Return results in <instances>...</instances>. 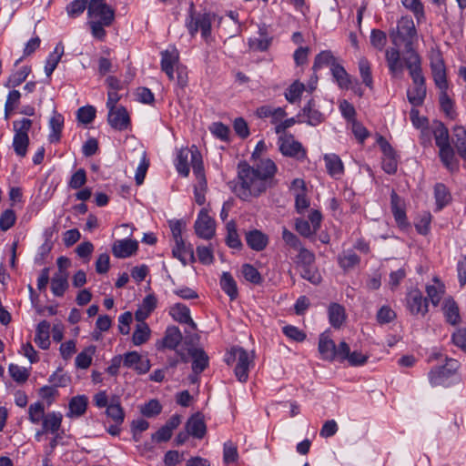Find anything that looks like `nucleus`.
Instances as JSON below:
<instances>
[{
    "instance_id": "obj_1",
    "label": "nucleus",
    "mask_w": 466,
    "mask_h": 466,
    "mask_svg": "<svg viewBox=\"0 0 466 466\" xmlns=\"http://www.w3.org/2000/svg\"><path fill=\"white\" fill-rule=\"evenodd\" d=\"M277 172V165L269 158L259 159L253 166L246 161L239 162L238 165L239 186L236 187V194L242 200L259 197L268 189L278 186Z\"/></svg>"
},
{
    "instance_id": "obj_2",
    "label": "nucleus",
    "mask_w": 466,
    "mask_h": 466,
    "mask_svg": "<svg viewBox=\"0 0 466 466\" xmlns=\"http://www.w3.org/2000/svg\"><path fill=\"white\" fill-rule=\"evenodd\" d=\"M403 62L413 83V87L407 90L408 100L414 107L420 106L427 95L426 79L422 72V58L419 53H414L405 57Z\"/></svg>"
},
{
    "instance_id": "obj_3",
    "label": "nucleus",
    "mask_w": 466,
    "mask_h": 466,
    "mask_svg": "<svg viewBox=\"0 0 466 466\" xmlns=\"http://www.w3.org/2000/svg\"><path fill=\"white\" fill-rule=\"evenodd\" d=\"M435 145L439 148L438 157L442 166L451 174L460 171V160L455 155V149L451 143L450 132L441 121H435L432 126Z\"/></svg>"
},
{
    "instance_id": "obj_4",
    "label": "nucleus",
    "mask_w": 466,
    "mask_h": 466,
    "mask_svg": "<svg viewBox=\"0 0 466 466\" xmlns=\"http://www.w3.org/2000/svg\"><path fill=\"white\" fill-rule=\"evenodd\" d=\"M389 35L394 46H404L408 56L418 53L413 48L418 33L411 16L402 15L398 19L396 27L390 30Z\"/></svg>"
},
{
    "instance_id": "obj_5",
    "label": "nucleus",
    "mask_w": 466,
    "mask_h": 466,
    "mask_svg": "<svg viewBox=\"0 0 466 466\" xmlns=\"http://www.w3.org/2000/svg\"><path fill=\"white\" fill-rule=\"evenodd\" d=\"M460 367L458 360L446 359L445 365L433 368L429 372L430 383L436 386L449 387L458 379L457 370Z\"/></svg>"
},
{
    "instance_id": "obj_6",
    "label": "nucleus",
    "mask_w": 466,
    "mask_h": 466,
    "mask_svg": "<svg viewBox=\"0 0 466 466\" xmlns=\"http://www.w3.org/2000/svg\"><path fill=\"white\" fill-rule=\"evenodd\" d=\"M214 18L215 14L211 13L195 14L192 4L189 9V17L186 22L188 33L191 36H195L198 30H200L202 37L208 41L211 35V25Z\"/></svg>"
},
{
    "instance_id": "obj_7",
    "label": "nucleus",
    "mask_w": 466,
    "mask_h": 466,
    "mask_svg": "<svg viewBox=\"0 0 466 466\" xmlns=\"http://www.w3.org/2000/svg\"><path fill=\"white\" fill-rule=\"evenodd\" d=\"M429 60L435 86L439 89H449L447 69L441 51L439 48H431Z\"/></svg>"
},
{
    "instance_id": "obj_8",
    "label": "nucleus",
    "mask_w": 466,
    "mask_h": 466,
    "mask_svg": "<svg viewBox=\"0 0 466 466\" xmlns=\"http://www.w3.org/2000/svg\"><path fill=\"white\" fill-rule=\"evenodd\" d=\"M229 354L230 356L227 359L228 364L237 361L235 375L240 382H246L248 379L249 366L253 362L248 352L241 347H233Z\"/></svg>"
},
{
    "instance_id": "obj_9",
    "label": "nucleus",
    "mask_w": 466,
    "mask_h": 466,
    "mask_svg": "<svg viewBox=\"0 0 466 466\" xmlns=\"http://www.w3.org/2000/svg\"><path fill=\"white\" fill-rule=\"evenodd\" d=\"M278 145L280 153L285 157L301 162L307 158V150L299 141L295 140L292 134L279 136Z\"/></svg>"
},
{
    "instance_id": "obj_10",
    "label": "nucleus",
    "mask_w": 466,
    "mask_h": 466,
    "mask_svg": "<svg viewBox=\"0 0 466 466\" xmlns=\"http://www.w3.org/2000/svg\"><path fill=\"white\" fill-rule=\"evenodd\" d=\"M405 306L412 316L424 317L429 312L428 299L423 297L419 289H413L407 293Z\"/></svg>"
},
{
    "instance_id": "obj_11",
    "label": "nucleus",
    "mask_w": 466,
    "mask_h": 466,
    "mask_svg": "<svg viewBox=\"0 0 466 466\" xmlns=\"http://www.w3.org/2000/svg\"><path fill=\"white\" fill-rule=\"evenodd\" d=\"M87 16L90 19L104 20L103 24L112 25L115 20V11L106 0H90L87 6Z\"/></svg>"
},
{
    "instance_id": "obj_12",
    "label": "nucleus",
    "mask_w": 466,
    "mask_h": 466,
    "mask_svg": "<svg viewBox=\"0 0 466 466\" xmlns=\"http://www.w3.org/2000/svg\"><path fill=\"white\" fill-rule=\"evenodd\" d=\"M196 234L204 239H211L215 235V220L208 215L206 208H202L195 221Z\"/></svg>"
},
{
    "instance_id": "obj_13",
    "label": "nucleus",
    "mask_w": 466,
    "mask_h": 466,
    "mask_svg": "<svg viewBox=\"0 0 466 466\" xmlns=\"http://www.w3.org/2000/svg\"><path fill=\"white\" fill-rule=\"evenodd\" d=\"M107 122L110 127L118 131H124L131 126L129 114L125 106L108 110Z\"/></svg>"
},
{
    "instance_id": "obj_14",
    "label": "nucleus",
    "mask_w": 466,
    "mask_h": 466,
    "mask_svg": "<svg viewBox=\"0 0 466 466\" xmlns=\"http://www.w3.org/2000/svg\"><path fill=\"white\" fill-rule=\"evenodd\" d=\"M390 209L399 227L405 228L409 225L406 216L405 202L394 189H392L390 193Z\"/></svg>"
},
{
    "instance_id": "obj_15",
    "label": "nucleus",
    "mask_w": 466,
    "mask_h": 466,
    "mask_svg": "<svg viewBox=\"0 0 466 466\" xmlns=\"http://www.w3.org/2000/svg\"><path fill=\"white\" fill-rule=\"evenodd\" d=\"M123 365L129 369H134L138 374H145L150 370V361L143 360L141 355L137 351H129L122 357Z\"/></svg>"
},
{
    "instance_id": "obj_16",
    "label": "nucleus",
    "mask_w": 466,
    "mask_h": 466,
    "mask_svg": "<svg viewBox=\"0 0 466 466\" xmlns=\"http://www.w3.org/2000/svg\"><path fill=\"white\" fill-rule=\"evenodd\" d=\"M188 354L192 358V371L196 379H191L192 381L197 380V377L202 373L209 364L208 354L203 349L192 348L188 350Z\"/></svg>"
},
{
    "instance_id": "obj_17",
    "label": "nucleus",
    "mask_w": 466,
    "mask_h": 466,
    "mask_svg": "<svg viewBox=\"0 0 466 466\" xmlns=\"http://www.w3.org/2000/svg\"><path fill=\"white\" fill-rule=\"evenodd\" d=\"M137 248L138 242L137 240L125 238L114 242L112 253L116 258H126L134 255Z\"/></svg>"
},
{
    "instance_id": "obj_18",
    "label": "nucleus",
    "mask_w": 466,
    "mask_h": 466,
    "mask_svg": "<svg viewBox=\"0 0 466 466\" xmlns=\"http://www.w3.org/2000/svg\"><path fill=\"white\" fill-rule=\"evenodd\" d=\"M385 59L391 76L396 77L403 73V63L400 59L399 47H390L386 50Z\"/></svg>"
},
{
    "instance_id": "obj_19",
    "label": "nucleus",
    "mask_w": 466,
    "mask_h": 466,
    "mask_svg": "<svg viewBox=\"0 0 466 466\" xmlns=\"http://www.w3.org/2000/svg\"><path fill=\"white\" fill-rule=\"evenodd\" d=\"M301 116H306L307 119L305 122L312 127H316L325 120L324 115L317 108L316 102L313 98L308 101L297 117H300Z\"/></svg>"
},
{
    "instance_id": "obj_20",
    "label": "nucleus",
    "mask_w": 466,
    "mask_h": 466,
    "mask_svg": "<svg viewBox=\"0 0 466 466\" xmlns=\"http://www.w3.org/2000/svg\"><path fill=\"white\" fill-rule=\"evenodd\" d=\"M179 55L176 48L161 52V70L165 72L169 80L174 79V66L177 65Z\"/></svg>"
},
{
    "instance_id": "obj_21",
    "label": "nucleus",
    "mask_w": 466,
    "mask_h": 466,
    "mask_svg": "<svg viewBox=\"0 0 466 466\" xmlns=\"http://www.w3.org/2000/svg\"><path fill=\"white\" fill-rule=\"evenodd\" d=\"M258 38L248 40L249 47L254 51L265 52L269 48L272 42V37L269 35L268 26L265 24L258 26Z\"/></svg>"
},
{
    "instance_id": "obj_22",
    "label": "nucleus",
    "mask_w": 466,
    "mask_h": 466,
    "mask_svg": "<svg viewBox=\"0 0 466 466\" xmlns=\"http://www.w3.org/2000/svg\"><path fill=\"white\" fill-rule=\"evenodd\" d=\"M169 314L174 320L181 323L187 324L193 329H197V324L194 322L190 316V310L187 306L182 303H176L169 309Z\"/></svg>"
},
{
    "instance_id": "obj_23",
    "label": "nucleus",
    "mask_w": 466,
    "mask_h": 466,
    "mask_svg": "<svg viewBox=\"0 0 466 466\" xmlns=\"http://www.w3.org/2000/svg\"><path fill=\"white\" fill-rule=\"evenodd\" d=\"M452 144L455 149V155L458 156L466 164V129L462 126H455L452 130Z\"/></svg>"
},
{
    "instance_id": "obj_24",
    "label": "nucleus",
    "mask_w": 466,
    "mask_h": 466,
    "mask_svg": "<svg viewBox=\"0 0 466 466\" xmlns=\"http://www.w3.org/2000/svg\"><path fill=\"white\" fill-rule=\"evenodd\" d=\"M186 430L191 436L202 439L207 432L203 415L200 412L193 414L186 423Z\"/></svg>"
},
{
    "instance_id": "obj_25",
    "label": "nucleus",
    "mask_w": 466,
    "mask_h": 466,
    "mask_svg": "<svg viewBox=\"0 0 466 466\" xmlns=\"http://www.w3.org/2000/svg\"><path fill=\"white\" fill-rule=\"evenodd\" d=\"M247 245L255 251H262L268 243V238L258 229L248 231L245 236Z\"/></svg>"
},
{
    "instance_id": "obj_26",
    "label": "nucleus",
    "mask_w": 466,
    "mask_h": 466,
    "mask_svg": "<svg viewBox=\"0 0 466 466\" xmlns=\"http://www.w3.org/2000/svg\"><path fill=\"white\" fill-rule=\"evenodd\" d=\"M335 348L336 344L333 339H331L329 336L326 335V333H321L319 338L318 346L321 359L327 361H334Z\"/></svg>"
},
{
    "instance_id": "obj_27",
    "label": "nucleus",
    "mask_w": 466,
    "mask_h": 466,
    "mask_svg": "<svg viewBox=\"0 0 466 466\" xmlns=\"http://www.w3.org/2000/svg\"><path fill=\"white\" fill-rule=\"evenodd\" d=\"M442 310L447 323L455 326L461 322L459 306L451 297L444 299Z\"/></svg>"
},
{
    "instance_id": "obj_28",
    "label": "nucleus",
    "mask_w": 466,
    "mask_h": 466,
    "mask_svg": "<svg viewBox=\"0 0 466 466\" xmlns=\"http://www.w3.org/2000/svg\"><path fill=\"white\" fill-rule=\"evenodd\" d=\"M63 127L64 116L60 113L54 111L49 120L50 133L48 135V140L50 143H57L60 141Z\"/></svg>"
},
{
    "instance_id": "obj_29",
    "label": "nucleus",
    "mask_w": 466,
    "mask_h": 466,
    "mask_svg": "<svg viewBox=\"0 0 466 466\" xmlns=\"http://www.w3.org/2000/svg\"><path fill=\"white\" fill-rule=\"evenodd\" d=\"M338 64V59L333 56L332 52L324 50L315 56L312 70L317 72L325 66H329L331 70V68H334Z\"/></svg>"
},
{
    "instance_id": "obj_30",
    "label": "nucleus",
    "mask_w": 466,
    "mask_h": 466,
    "mask_svg": "<svg viewBox=\"0 0 466 466\" xmlns=\"http://www.w3.org/2000/svg\"><path fill=\"white\" fill-rule=\"evenodd\" d=\"M50 323L42 320L38 323L35 330V342L42 350H47L50 346Z\"/></svg>"
},
{
    "instance_id": "obj_31",
    "label": "nucleus",
    "mask_w": 466,
    "mask_h": 466,
    "mask_svg": "<svg viewBox=\"0 0 466 466\" xmlns=\"http://www.w3.org/2000/svg\"><path fill=\"white\" fill-rule=\"evenodd\" d=\"M193 173L195 174L199 185L207 186V181L204 173V166L202 156L197 147L191 149V159Z\"/></svg>"
},
{
    "instance_id": "obj_32",
    "label": "nucleus",
    "mask_w": 466,
    "mask_h": 466,
    "mask_svg": "<svg viewBox=\"0 0 466 466\" xmlns=\"http://www.w3.org/2000/svg\"><path fill=\"white\" fill-rule=\"evenodd\" d=\"M88 399L85 395H77L73 397L68 404V417H80L86 411Z\"/></svg>"
},
{
    "instance_id": "obj_33",
    "label": "nucleus",
    "mask_w": 466,
    "mask_h": 466,
    "mask_svg": "<svg viewBox=\"0 0 466 466\" xmlns=\"http://www.w3.org/2000/svg\"><path fill=\"white\" fill-rule=\"evenodd\" d=\"M68 273L56 272L51 279V290L56 297H63L68 289Z\"/></svg>"
},
{
    "instance_id": "obj_34",
    "label": "nucleus",
    "mask_w": 466,
    "mask_h": 466,
    "mask_svg": "<svg viewBox=\"0 0 466 466\" xmlns=\"http://www.w3.org/2000/svg\"><path fill=\"white\" fill-rule=\"evenodd\" d=\"M106 415L112 419L115 423L122 424L125 419V412L121 407L118 396H113L106 408Z\"/></svg>"
},
{
    "instance_id": "obj_35",
    "label": "nucleus",
    "mask_w": 466,
    "mask_h": 466,
    "mask_svg": "<svg viewBox=\"0 0 466 466\" xmlns=\"http://www.w3.org/2000/svg\"><path fill=\"white\" fill-rule=\"evenodd\" d=\"M64 50L65 47L63 43L59 42L56 44L54 51L49 54L45 66V73L47 76H50L56 68L62 56L64 55Z\"/></svg>"
},
{
    "instance_id": "obj_36",
    "label": "nucleus",
    "mask_w": 466,
    "mask_h": 466,
    "mask_svg": "<svg viewBox=\"0 0 466 466\" xmlns=\"http://www.w3.org/2000/svg\"><path fill=\"white\" fill-rule=\"evenodd\" d=\"M182 340V334L177 326L168 327L163 338V346L169 350H175Z\"/></svg>"
},
{
    "instance_id": "obj_37",
    "label": "nucleus",
    "mask_w": 466,
    "mask_h": 466,
    "mask_svg": "<svg viewBox=\"0 0 466 466\" xmlns=\"http://www.w3.org/2000/svg\"><path fill=\"white\" fill-rule=\"evenodd\" d=\"M434 197L436 200L437 210H441L451 200V192L443 183H437L435 185Z\"/></svg>"
},
{
    "instance_id": "obj_38",
    "label": "nucleus",
    "mask_w": 466,
    "mask_h": 466,
    "mask_svg": "<svg viewBox=\"0 0 466 466\" xmlns=\"http://www.w3.org/2000/svg\"><path fill=\"white\" fill-rule=\"evenodd\" d=\"M220 288L231 300L237 299L238 295L237 282L229 272L222 273L220 278Z\"/></svg>"
},
{
    "instance_id": "obj_39",
    "label": "nucleus",
    "mask_w": 466,
    "mask_h": 466,
    "mask_svg": "<svg viewBox=\"0 0 466 466\" xmlns=\"http://www.w3.org/2000/svg\"><path fill=\"white\" fill-rule=\"evenodd\" d=\"M172 254L175 258L179 259L183 265L187 264V257H188L190 262L193 263L196 261L192 245L189 244L187 246L184 241L182 247H180L178 244H175L172 248Z\"/></svg>"
},
{
    "instance_id": "obj_40",
    "label": "nucleus",
    "mask_w": 466,
    "mask_h": 466,
    "mask_svg": "<svg viewBox=\"0 0 466 466\" xmlns=\"http://www.w3.org/2000/svg\"><path fill=\"white\" fill-rule=\"evenodd\" d=\"M62 414L60 412H49L42 420L43 431H50L51 433L56 432L62 423Z\"/></svg>"
},
{
    "instance_id": "obj_41",
    "label": "nucleus",
    "mask_w": 466,
    "mask_h": 466,
    "mask_svg": "<svg viewBox=\"0 0 466 466\" xmlns=\"http://www.w3.org/2000/svg\"><path fill=\"white\" fill-rule=\"evenodd\" d=\"M331 75L341 89H349L351 85V77L339 63L331 68Z\"/></svg>"
},
{
    "instance_id": "obj_42",
    "label": "nucleus",
    "mask_w": 466,
    "mask_h": 466,
    "mask_svg": "<svg viewBox=\"0 0 466 466\" xmlns=\"http://www.w3.org/2000/svg\"><path fill=\"white\" fill-rule=\"evenodd\" d=\"M401 4L413 14L418 24L426 20L424 5L420 0H401Z\"/></svg>"
},
{
    "instance_id": "obj_43",
    "label": "nucleus",
    "mask_w": 466,
    "mask_h": 466,
    "mask_svg": "<svg viewBox=\"0 0 466 466\" xmlns=\"http://www.w3.org/2000/svg\"><path fill=\"white\" fill-rule=\"evenodd\" d=\"M433 280L438 283V286L435 285H427L426 286V293L427 299H430L431 304L434 307H437L445 292L444 285L439 280L438 278H434Z\"/></svg>"
},
{
    "instance_id": "obj_44",
    "label": "nucleus",
    "mask_w": 466,
    "mask_h": 466,
    "mask_svg": "<svg viewBox=\"0 0 466 466\" xmlns=\"http://www.w3.org/2000/svg\"><path fill=\"white\" fill-rule=\"evenodd\" d=\"M226 244L231 248L240 249L243 245L238 234L236 222L234 220L228 221L226 225Z\"/></svg>"
},
{
    "instance_id": "obj_45",
    "label": "nucleus",
    "mask_w": 466,
    "mask_h": 466,
    "mask_svg": "<svg viewBox=\"0 0 466 466\" xmlns=\"http://www.w3.org/2000/svg\"><path fill=\"white\" fill-rule=\"evenodd\" d=\"M338 263L343 270L347 271L358 266L360 263V258L354 251L348 250L339 255Z\"/></svg>"
},
{
    "instance_id": "obj_46",
    "label": "nucleus",
    "mask_w": 466,
    "mask_h": 466,
    "mask_svg": "<svg viewBox=\"0 0 466 466\" xmlns=\"http://www.w3.org/2000/svg\"><path fill=\"white\" fill-rule=\"evenodd\" d=\"M440 90V106L441 109L444 112L446 116L451 119H454L457 116L456 111L454 110V103L452 99L448 95V89H439Z\"/></svg>"
},
{
    "instance_id": "obj_47",
    "label": "nucleus",
    "mask_w": 466,
    "mask_h": 466,
    "mask_svg": "<svg viewBox=\"0 0 466 466\" xmlns=\"http://www.w3.org/2000/svg\"><path fill=\"white\" fill-rule=\"evenodd\" d=\"M329 319L332 327L339 328L345 320V309L338 303H332L329 307Z\"/></svg>"
},
{
    "instance_id": "obj_48",
    "label": "nucleus",
    "mask_w": 466,
    "mask_h": 466,
    "mask_svg": "<svg viewBox=\"0 0 466 466\" xmlns=\"http://www.w3.org/2000/svg\"><path fill=\"white\" fill-rule=\"evenodd\" d=\"M326 167L329 174L332 177L343 174L344 168L341 159L336 155L325 156Z\"/></svg>"
},
{
    "instance_id": "obj_49",
    "label": "nucleus",
    "mask_w": 466,
    "mask_h": 466,
    "mask_svg": "<svg viewBox=\"0 0 466 466\" xmlns=\"http://www.w3.org/2000/svg\"><path fill=\"white\" fill-rule=\"evenodd\" d=\"M358 66L363 84L369 88H372L373 79L371 75L370 64L369 60L366 57H361L359 60Z\"/></svg>"
},
{
    "instance_id": "obj_50",
    "label": "nucleus",
    "mask_w": 466,
    "mask_h": 466,
    "mask_svg": "<svg viewBox=\"0 0 466 466\" xmlns=\"http://www.w3.org/2000/svg\"><path fill=\"white\" fill-rule=\"evenodd\" d=\"M189 155L191 156V150L186 148L181 149L177 157V171L184 177H187L189 174V166L187 162Z\"/></svg>"
},
{
    "instance_id": "obj_51",
    "label": "nucleus",
    "mask_w": 466,
    "mask_h": 466,
    "mask_svg": "<svg viewBox=\"0 0 466 466\" xmlns=\"http://www.w3.org/2000/svg\"><path fill=\"white\" fill-rule=\"evenodd\" d=\"M150 337V329L146 323L138 324L133 332L132 341L134 345L140 346L147 342Z\"/></svg>"
},
{
    "instance_id": "obj_52",
    "label": "nucleus",
    "mask_w": 466,
    "mask_h": 466,
    "mask_svg": "<svg viewBox=\"0 0 466 466\" xmlns=\"http://www.w3.org/2000/svg\"><path fill=\"white\" fill-rule=\"evenodd\" d=\"M31 73V68L27 66L21 67L18 71L12 74L7 83L5 84V86L10 87H15L20 86L23 82L25 81L29 74Z\"/></svg>"
},
{
    "instance_id": "obj_53",
    "label": "nucleus",
    "mask_w": 466,
    "mask_h": 466,
    "mask_svg": "<svg viewBox=\"0 0 466 466\" xmlns=\"http://www.w3.org/2000/svg\"><path fill=\"white\" fill-rule=\"evenodd\" d=\"M95 346H90L78 353L76 357V366L78 369L86 370L92 362V355L95 353Z\"/></svg>"
},
{
    "instance_id": "obj_54",
    "label": "nucleus",
    "mask_w": 466,
    "mask_h": 466,
    "mask_svg": "<svg viewBox=\"0 0 466 466\" xmlns=\"http://www.w3.org/2000/svg\"><path fill=\"white\" fill-rule=\"evenodd\" d=\"M28 146H29V137L28 136H20L19 134H15L14 139H13V147L17 156H19L21 157H25Z\"/></svg>"
},
{
    "instance_id": "obj_55",
    "label": "nucleus",
    "mask_w": 466,
    "mask_h": 466,
    "mask_svg": "<svg viewBox=\"0 0 466 466\" xmlns=\"http://www.w3.org/2000/svg\"><path fill=\"white\" fill-rule=\"evenodd\" d=\"M48 381L56 388H65L71 382V378L66 373L63 372L62 368H58L52 375H50Z\"/></svg>"
},
{
    "instance_id": "obj_56",
    "label": "nucleus",
    "mask_w": 466,
    "mask_h": 466,
    "mask_svg": "<svg viewBox=\"0 0 466 466\" xmlns=\"http://www.w3.org/2000/svg\"><path fill=\"white\" fill-rule=\"evenodd\" d=\"M28 415L32 423L38 424L46 416L44 404L40 401L31 404L28 409Z\"/></svg>"
},
{
    "instance_id": "obj_57",
    "label": "nucleus",
    "mask_w": 466,
    "mask_h": 466,
    "mask_svg": "<svg viewBox=\"0 0 466 466\" xmlns=\"http://www.w3.org/2000/svg\"><path fill=\"white\" fill-rule=\"evenodd\" d=\"M304 89V84L299 81H295L285 92V97L289 103H295L298 99L300 98Z\"/></svg>"
},
{
    "instance_id": "obj_58",
    "label": "nucleus",
    "mask_w": 466,
    "mask_h": 466,
    "mask_svg": "<svg viewBox=\"0 0 466 466\" xmlns=\"http://www.w3.org/2000/svg\"><path fill=\"white\" fill-rule=\"evenodd\" d=\"M300 276L314 285H318L321 282V276L319 270L313 265L302 266Z\"/></svg>"
},
{
    "instance_id": "obj_59",
    "label": "nucleus",
    "mask_w": 466,
    "mask_h": 466,
    "mask_svg": "<svg viewBox=\"0 0 466 466\" xmlns=\"http://www.w3.org/2000/svg\"><path fill=\"white\" fill-rule=\"evenodd\" d=\"M242 274L246 280L251 282L252 284L258 285L263 280L258 270L250 264H244L242 266Z\"/></svg>"
},
{
    "instance_id": "obj_60",
    "label": "nucleus",
    "mask_w": 466,
    "mask_h": 466,
    "mask_svg": "<svg viewBox=\"0 0 466 466\" xmlns=\"http://www.w3.org/2000/svg\"><path fill=\"white\" fill-rule=\"evenodd\" d=\"M397 317L396 312L387 305L382 306L376 314V319L380 325L388 324Z\"/></svg>"
},
{
    "instance_id": "obj_61",
    "label": "nucleus",
    "mask_w": 466,
    "mask_h": 466,
    "mask_svg": "<svg viewBox=\"0 0 466 466\" xmlns=\"http://www.w3.org/2000/svg\"><path fill=\"white\" fill-rule=\"evenodd\" d=\"M8 371L12 379L17 383H24L28 380L29 372L25 368L16 364H10Z\"/></svg>"
},
{
    "instance_id": "obj_62",
    "label": "nucleus",
    "mask_w": 466,
    "mask_h": 466,
    "mask_svg": "<svg viewBox=\"0 0 466 466\" xmlns=\"http://www.w3.org/2000/svg\"><path fill=\"white\" fill-rule=\"evenodd\" d=\"M87 3H89L87 0L72 1L66 6L67 15L72 18L79 16L87 8Z\"/></svg>"
},
{
    "instance_id": "obj_63",
    "label": "nucleus",
    "mask_w": 466,
    "mask_h": 466,
    "mask_svg": "<svg viewBox=\"0 0 466 466\" xmlns=\"http://www.w3.org/2000/svg\"><path fill=\"white\" fill-rule=\"evenodd\" d=\"M140 411L145 417L152 418L161 413L162 405L157 400H150L141 407Z\"/></svg>"
},
{
    "instance_id": "obj_64",
    "label": "nucleus",
    "mask_w": 466,
    "mask_h": 466,
    "mask_svg": "<svg viewBox=\"0 0 466 466\" xmlns=\"http://www.w3.org/2000/svg\"><path fill=\"white\" fill-rule=\"evenodd\" d=\"M96 108L93 106H85L77 110V120L85 125L90 124L96 117Z\"/></svg>"
}]
</instances>
